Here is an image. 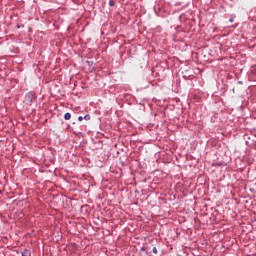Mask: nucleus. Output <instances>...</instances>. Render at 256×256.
I'll list each match as a JSON object with an SVG mask.
<instances>
[{"mask_svg":"<svg viewBox=\"0 0 256 256\" xmlns=\"http://www.w3.org/2000/svg\"><path fill=\"white\" fill-rule=\"evenodd\" d=\"M35 101H37V94L35 92L30 91V92L26 93V95L24 97L25 105H28L29 107H31V105H33V103H35Z\"/></svg>","mask_w":256,"mask_h":256,"instance_id":"f257e3e1","label":"nucleus"},{"mask_svg":"<svg viewBox=\"0 0 256 256\" xmlns=\"http://www.w3.org/2000/svg\"><path fill=\"white\" fill-rule=\"evenodd\" d=\"M244 140H245V143H246V145H247L248 147H253V146H255V141L252 140V142H251V136H249V134H245V135H244Z\"/></svg>","mask_w":256,"mask_h":256,"instance_id":"f03ea898","label":"nucleus"},{"mask_svg":"<svg viewBox=\"0 0 256 256\" xmlns=\"http://www.w3.org/2000/svg\"><path fill=\"white\" fill-rule=\"evenodd\" d=\"M147 249H149V247L147 246V244H144V245L142 246V248L140 249L139 255H140V256H143L142 252H143V251H147Z\"/></svg>","mask_w":256,"mask_h":256,"instance_id":"7ed1b4c3","label":"nucleus"},{"mask_svg":"<svg viewBox=\"0 0 256 256\" xmlns=\"http://www.w3.org/2000/svg\"><path fill=\"white\" fill-rule=\"evenodd\" d=\"M22 256H31V250L24 249L21 253Z\"/></svg>","mask_w":256,"mask_h":256,"instance_id":"20e7f679","label":"nucleus"},{"mask_svg":"<svg viewBox=\"0 0 256 256\" xmlns=\"http://www.w3.org/2000/svg\"><path fill=\"white\" fill-rule=\"evenodd\" d=\"M65 121H69L71 119V113L67 112L64 114Z\"/></svg>","mask_w":256,"mask_h":256,"instance_id":"39448f33","label":"nucleus"},{"mask_svg":"<svg viewBox=\"0 0 256 256\" xmlns=\"http://www.w3.org/2000/svg\"><path fill=\"white\" fill-rule=\"evenodd\" d=\"M109 7H115V0H109Z\"/></svg>","mask_w":256,"mask_h":256,"instance_id":"423d86ee","label":"nucleus"},{"mask_svg":"<svg viewBox=\"0 0 256 256\" xmlns=\"http://www.w3.org/2000/svg\"><path fill=\"white\" fill-rule=\"evenodd\" d=\"M84 119H85V121H90V120H91V115L86 114V115L84 116Z\"/></svg>","mask_w":256,"mask_h":256,"instance_id":"0eeeda50","label":"nucleus"},{"mask_svg":"<svg viewBox=\"0 0 256 256\" xmlns=\"http://www.w3.org/2000/svg\"><path fill=\"white\" fill-rule=\"evenodd\" d=\"M86 63H87V65L89 66V67H93V61H86Z\"/></svg>","mask_w":256,"mask_h":256,"instance_id":"6e6552de","label":"nucleus"},{"mask_svg":"<svg viewBox=\"0 0 256 256\" xmlns=\"http://www.w3.org/2000/svg\"><path fill=\"white\" fill-rule=\"evenodd\" d=\"M152 252L155 253V254H157V247H154V248L152 249Z\"/></svg>","mask_w":256,"mask_h":256,"instance_id":"1a4fd4ad","label":"nucleus"},{"mask_svg":"<svg viewBox=\"0 0 256 256\" xmlns=\"http://www.w3.org/2000/svg\"><path fill=\"white\" fill-rule=\"evenodd\" d=\"M84 117L83 116H79L78 117V121H83Z\"/></svg>","mask_w":256,"mask_h":256,"instance_id":"9d476101","label":"nucleus"},{"mask_svg":"<svg viewBox=\"0 0 256 256\" xmlns=\"http://www.w3.org/2000/svg\"><path fill=\"white\" fill-rule=\"evenodd\" d=\"M233 21H235L233 18H230V19H229V22H230V23H233Z\"/></svg>","mask_w":256,"mask_h":256,"instance_id":"9b49d317","label":"nucleus"},{"mask_svg":"<svg viewBox=\"0 0 256 256\" xmlns=\"http://www.w3.org/2000/svg\"><path fill=\"white\" fill-rule=\"evenodd\" d=\"M238 83H239V85H243V81H239Z\"/></svg>","mask_w":256,"mask_h":256,"instance_id":"f8f14e48","label":"nucleus"},{"mask_svg":"<svg viewBox=\"0 0 256 256\" xmlns=\"http://www.w3.org/2000/svg\"><path fill=\"white\" fill-rule=\"evenodd\" d=\"M135 193H139V190H135Z\"/></svg>","mask_w":256,"mask_h":256,"instance_id":"ddd939ff","label":"nucleus"}]
</instances>
